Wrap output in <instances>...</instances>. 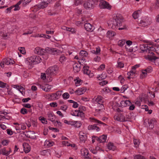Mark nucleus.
I'll use <instances>...</instances> for the list:
<instances>
[{
  "mask_svg": "<svg viewBox=\"0 0 159 159\" xmlns=\"http://www.w3.org/2000/svg\"><path fill=\"white\" fill-rule=\"evenodd\" d=\"M99 6L100 9L111 10L112 7V6L109 2L104 0L101 1L100 2Z\"/></svg>",
  "mask_w": 159,
  "mask_h": 159,
  "instance_id": "4",
  "label": "nucleus"
},
{
  "mask_svg": "<svg viewBox=\"0 0 159 159\" xmlns=\"http://www.w3.org/2000/svg\"><path fill=\"white\" fill-rule=\"evenodd\" d=\"M108 81L106 80H103L100 82V84L102 86L105 85L108 83Z\"/></svg>",
  "mask_w": 159,
  "mask_h": 159,
  "instance_id": "57",
  "label": "nucleus"
},
{
  "mask_svg": "<svg viewBox=\"0 0 159 159\" xmlns=\"http://www.w3.org/2000/svg\"><path fill=\"white\" fill-rule=\"evenodd\" d=\"M39 85L41 89L46 92H48L51 89V87L49 88V86L47 84H45L43 85H41V84H39Z\"/></svg>",
  "mask_w": 159,
  "mask_h": 159,
  "instance_id": "19",
  "label": "nucleus"
},
{
  "mask_svg": "<svg viewBox=\"0 0 159 159\" xmlns=\"http://www.w3.org/2000/svg\"><path fill=\"white\" fill-rule=\"evenodd\" d=\"M62 97L63 99H66L69 98L70 95L68 93L66 92L62 94Z\"/></svg>",
  "mask_w": 159,
  "mask_h": 159,
  "instance_id": "37",
  "label": "nucleus"
},
{
  "mask_svg": "<svg viewBox=\"0 0 159 159\" xmlns=\"http://www.w3.org/2000/svg\"><path fill=\"white\" fill-rule=\"evenodd\" d=\"M67 108L68 107L66 105L62 106L61 107V109L64 111H65L67 110Z\"/></svg>",
  "mask_w": 159,
  "mask_h": 159,
  "instance_id": "59",
  "label": "nucleus"
},
{
  "mask_svg": "<svg viewBox=\"0 0 159 159\" xmlns=\"http://www.w3.org/2000/svg\"><path fill=\"white\" fill-rule=\"evenodd\" d=\"M48 119L53 123L55 119V116L52 112H49L47 114Z\"/></svg>",
  "mask_w": 159,
  "mask_h": 159,
  "instance_id": "16",
  "label": "nucleus"
},
{
  "mask_svg": "<svg viewBox=\"0 0 159 159\" xmlns=\"http://www.w3.org/2000/svg\"><path fill=\"white\" fill-rule=\"evenodd\" d=\"M84 8L86 9H91L94 7L93 2L91 1H87L84 4Z\"/></svg>",
  "mask_w": 159,
  "mask_h": 159,
  "instance_id": "8",
  "label": "nucleus"
},
{
  "mask_svg": "<svg viewBox=\"0 0 159 159\" xmlns=\"http://www.w3.org/2000/svg\"><path fill=\"white\" fill-rule=\"evenodd\" d=\"M115 34V32L114 31H108L107 33V36L109 38L114 36Z\"/></svg>",
  "mask_w": 159,
  "mask_h": 159,
  "instance_id": "30",
  "label": "nucleus"
},
{
  "mask_svg": "<svg viewBox=\"0 0 159 159\" xmlns=\"http://www.w3.org/2000/svg\"><path fill=\"white\" fill-rule=\"evenodd\" d=\"M74 4L76 5L80 4L83 1V0H74Z\"/></svg>",
  "mask_w": 159,
  "mask_h": 159,
  "instance_id": "51",
  "label": "nucleus"
},
{
  "mask_svg": "<svg viewBox=\"0 0 159 159\" xmlns=\"http://www.w3.org/2000/svg\"><path fill=\"white\" fill-rule=\"evenodd\" d=\"M50 105L51 107H55L57 106V103L55 102L51 103Z\"/></svg>",
  "mask_w": 159,
  "mask_h": 159,
  "instance_id": "60",
  "label": "nucleus"
},
{
  "mask_svg": "<svg viewBox=\"0 0 159 159\" xmlns=\"http://www.w3.org/2000/svg\"><path fill=\"white\" fill-rule=\"evenodd\" d=\"M140 11H135L133 14L132 16L134 19L137 18L139 16V12Z\"/></svg>",
  "mask_w": 159,
  "mask_h": 159,
  "instance_id": "31",
  "label": "nucleus"
},
{
  "mask_svg": "<svg viewBox=\"0 0 159 159\" xmlns=\"http://www.w3.org/2000/svg\"><path fill=\"white\" fill-rule=\"evenodd\" d=\"M23 2V0H20L14 6V9L13 10H19L20 9V7L19 5Z\"/></svg>",
  "mask_w": 159,
  "mask_h": 159,
  "instance_id": "27",
  "label": "nucleus"
},
{
  "mask_svg": "<svg viewBox=\"0 0 159 159\" xmlns=\"http://www.w3.org/2000/svg\"><path fill=\"white\" fill-rule=\"evenodd\" d=\"M62 92V91H58L56 92L55 94H52L51 96H61V93Z\"/></svg>",
  "mask_w": 159,
  "mask_h": 159,
  "instance_id": "43",
  "label": "nucleus"
},
{
  "mask_svg": "<svg viewBox=\"0 0 159 159\" xmlns=\"http://www.w3.org/2000/svg\"><path fill=\"white\" fill-rule=\"evenodd\" d=\"M79 137L80 141L84 143L87 139V136L86 134L82 135L80 133L79 134Z\"/></svg>",
  "mask_w": 159,
  "mask_h": 159,
  "instance_id": "26",
  "label": "nucleus"
},
{
  "mask_svg": "<svg viewBox=\"0 0 159 159\" xmlns=\"http://www.w3.org/2000/svg\"><path fill=\"white\" fill-rule=\"evenodd\" d=\"M148 46L147 44H143L140 45V49L143 52H147Z\"/></svg>",
  "mask_w": 159,
  "mask_h": 159,
  "instance_id": "23",
  "label": "nucleus"
},
{
  "mask_svg": "<svg viewBox=\"0 0 159 159\" xmlns=\"http://www.w3.org/2000/svg\"><path fill=\"white\" fill-rule=\"evenodd\" d=\"M101 58L99 57L96 56L94 58V61H99L100 60Z\"/></svg>",
  "mask_w": 159,
  "mask_h": 159,
  "instance_id": "63",
  "label": "nucleus"
},
{
  "mask_svg": "<svg viewBox=\"0 0 159 159\" xmlns=\"http://www.w3.org/2000/svg\"><path fill=\"white\" fill-rule=\"evenodd\" d=\"M97 124H94L93 125H89L88 127V129L89 130H95L98 132L100 130V128L97 126Z\"/></svg>",
  "mask_w": 159,
  "mask_h": 159,
  "instance_id": "21",
  "label": "nucleus"
},
{
  "mask_svg": "<svg viewBox=\"0 0 159 159\" xmlns=\"http://www.w3.org/2000/svg\"><path fill=\"white\" fill-rule=\"evenodd\" d=\"M2 150H3V152H2V154L3 155L5 156H8L9 154V153L8 152V151H6V149L5 148L2 149Z\"/></svg>",
  "mask_w": 159,
  "mask_h": 159,
  "instance_id": "48",
  "label": "nucleus"
},
{
  "mask_svg": "<svg viewBox=\"0 0 159 159\" xmlns=\"http://www.w3.org/2000/svg\"><path fill=\"white\" fill-rule=\"evenodd\" d=\"M24 150L25 153H28L30 151V147L29 144L27 143H24L23 144Z\"/></svg>",
  "mask_w": 159,
  "mask_h": 159,
  "instance_id": "22",
  "label": "nucleus"
},
{
  "mask_svg": "<svg viewBox=\"0 0 159 159\" xmlns=\"http://www.w3.org/2000/svg\"><path fill=\"white\" fill-rule=\"evenodd\" d=\"M73 70L75 72H78L80 70V65L77 63H75L73 65Z\"/></svg>",
  "mask_w": 159,
  "mask_h": 159,
  "instance_id": "18",
  "label": "nucleus"
},
{
  "mask_svg": "<svg viewBox=\"0 0 159 159\" xmlns=\"http://www.w3.org/2000/svg\"><path fill=\"white\" fill-rule=\"evenodd\" d=\"M26 133L27 134H24V135L27 137L33 139H34L36 138V136L35 135V133L34 131L27 132Z\"/></svg>",
  "mask_w": 159,
  "mask_h": 159,
  "instance_id": "10",
  "label": "nucleus"
},
{
  "mask_svg": "<svg viewBox=\"0 0 159 159\" xmlns=\"http://www.w3.org/2000/svg\"><path fill=\"white\" fill-rule=\"evenodd\" d=\"M91 52L97 55L100 54V49L99 47L96 48V50H93L91 51Z\"/></svg>",
  "mask_w": 159,
  "mask_h": 159,
  "instance_id": "32",
  "label": "nucleus"
},
{
  "mask_svg": "<svg viewBox=\"0 0 159 159\" xmlns=\"http://www.w3.org/2000/svg\"><path fill=\"white\" fill-rule=\"evenodd\" d=\"M120 104L121 107H125L130 106L131 104V102L129 100H126L121 101Z\"/></svg>",
  "mask_w": 159,
  "mask_h": 159,
  "instance_id": "20",
  "label": "nucleus"
},
{
  "mask_svg": "<svg viewBox=\"0 0 159 159\" xmlns=\"http://www.w3.org/2000/svg\"><path fill=\"white\" fill-rule=\"evenodd\" d=\"M18 49L20 53L22 54H24L25 53V51L24 48V47H19L18 48Z\"/></svg>",
  "mask_w": 159,
  "mask_h": 159,
  "instance_id": "44",
  "label": "nucleus"
},
{
  "mask_svg": "<svg viewBox=\"0 0 159 159\" xmlns=\"http://www.w3.org/2000/svg\"><path fill=\"white\" fill-rule=\"evenodd\" d=\"M76 82H75V85L76 86H77L79 85H80L81 84H80V83H82V80H81L80 79L77 80Z\"/></svg>",
  "mask_w": 159,
  "mask_h": 159,
  "instance_id": "55",
  "label": "nucleus"
},
{
  "mask_svg": "<svg viewBox=\"0 0 159 159\" xmlns=\"http://www.w3.org/2000/svg\"><path fill=\"white\" fill-rule=\"evenodd\" d=\"M75 92L77 93L78 95H80L83 94V92H82V88H79L75 91Z\"/></svg>",
  "mask_w": 159,
  "mask_h": 159,
  "instance_id": "46",
  "label": "nucleus"
},
{
  "mask_svg": "<svg viewBox=\"0 0 159 159\" xmlns=\"http://www.w3.org/2000/svg\"><path fill=\"white\" fill-rule=\"evenodd\" d=\"M152 70V68L151 66L148 67L147 69L144 70V71L147 72V73H150Z\"/></svg>",
  "mask_w": 159,
  "mask_h": 159,
  "instance_id": "42",
  "label": "nucleus"
},
{
  "mask_svg": "<svg viewBox=\"0 0 159 159\" xmlns=\"http://www.w3.org/2000/svg\"><path fill=\"white\" fill-rule=\"evenodd\" d=\"M34 51L35 53L42 55L44 54L45 51L48 53L54 55H59L61 53V52L59 50L55 48H47L44 50L37 47L35 48Z\"/></svg>",
  "mask_w": 159,
  "mask_h": 159,
  "instance_id": "2",
  "label": "nucleus"
},
{
  "mask_svg": "<svg viewBox=\"0 0 159 159\" xmlns=\"http://www.w3.org/2000/svg\"><path fill=\"white\" fill-rule=\"evenodd\" d=\"M79 105L77 102H75L73 105L72 107L74 108H76L78 107Z\"/></svg>",
  "mask_w": 159,
  "mask_h": 159,
  "instance_id": "64",
  "label": "nucleus"
},
{
  "mask_svg": "<svg viewBox=\"0 0 159 159\" xmlns=\"http://www.w3.org/2000/svg\"><path fill=\"white\" fill-rule=\"evenodd\" d=\"M3 62L7 65L14 64L15 62L9 58H5L3 60Z\"/></svg>",
  "mask_w": 159,
  "mask_h": 159,
  "instance_id": "14",
  "label": "nucleus"
},
{
  "mask_svg": "<svg viewBox=\"0 0 159 159\" xmlns=\"http://www.w3.org/2000/svg\"><path fill=\"white\" fill-rule=\"evenodd\" d=\"M84 27L85 29L88 31H92L94 29L93 26L89 23H86L84 25Z\"/></svg>",
  "mask_w": 159,
  "mask_h": 159,
  "instance_id": "12",
  "label": "nucleus"
},
{
  "mask_svg": "<svg viewBox=\"0 0 159 159\" xmlns=\"http://www.w3.org/2000/svg\"><path fill=\"white\" fill-rule=\"evenodd\" d=\"M81 125V123L80 121H75L74 126L76 128H80Z\"/></svg>",
  "mask_w": 159,
  "mask_h": 159,
  "instance_id": "38",
  "label": "nucleus"
},
{
  "mask_svg": "<svg viewBox=\"0 0 159 159\" xmlns=\"http://www.w3.org/2000/svg\"><path fill=\"white\" fill-rule=\"evenodd\" d=\"M126 112L124 111L122 113H119L118 116H115L114 118L115 120L121 122L125 121Z\"/></svg>",
  "mask_w": 159,
  "mask_h": 159,
  "instance_id": "6",
  "label": "nucleus"
},
{
  "mask_svg": "<svg viewBox=\"0 0 159 159\" xmlns=\"http://www.w3.org/2000/svg\"><path fill=\"white\" fill-rule=\"evenodd\" d=\"M86 110V108L82 106H80L79 107V110H76L75 111V112H77L78 111H84Z\"/></svg>",
  "mask_w": 159,
  "mask_h": 159,
  "instance_id": "35",
  "label": "nucleus"
},
{
  "mask_svg": "<svg viewBox=\"0 0 159 159\" xmlns=\"http://www.w3.org/2000/svg\"><path fill=\"white\" fill-rule=\"evenodd\" d=\"M134 143L136 147H137L139 146L140 143L139 140L135 139L134 140Z\"/></svg>",
  "mask_w": 159,
  "mask_h": 159,
  "instance_id": "49",
  "label": "nucleus"
},
{
  "mask_svg": "<svg viewBox=\"0 0 159 159\" xmlns=\"http://www.w3.org/2000/svg\"><path fill=\"white\" fill-rule=\"evenodd\" d=\"M54 7L55 9H60V4L59 2H57L56 3Z\"/></svg>",
  "mask_w": 159,
  "mask_h": 159,
  "instance_id": "56",
  "label": "nucleus"
},
{
  "mask_svg": "<svg viewBox=\"0 0 159 159\" xmlns=\"http://www.w3.org/2000/svg\"><path fill=\"white\" fill-rule=\"evenodd\" d=\"M31 0H24L23 3V6H25L27 4H28L30 2Z\"/></svg>",
  "mask_w": 159,
  "mask_h": 159,
  "instance_id": "52",
  "label": "nucleus"
},
{
  "mask_svg": "<svg viewBox=\"0 0 159 159\" xmlns=\"http://www.w3.org/2000/svg\"><path fill=\"white\" fill-rule=\"evenodd\" d=\"M148 21H144L143 20H141L140 22V25L145 27L146 26L150 25L151 23V20L150 19H148Z\"/></svg>",
  "mask_w": 159,
  "mask_h": 159,
  "instance_id": "13",
  "label": "nucleus"
},
{
  "mask_svg": "<svg viewBox=\"0 0 159 159\" xmlns=\"http://www.w3.org/2000/svg\"><path fill=\"white\" fill-rule=\"evenodd\" d=\"M90 121L92 122H93L95 123H97L98 124H102L103 125V126H105L106 124L102 122L101 121H100L97 120V119H95V118H90Z\"/></svg>",
  "mask_w": 159,
  "mask_h": 159,
  "instance_id": "25",
  "label": "nucleus"
},
{
  "mask_svg": "<svg viewBox=\"0 0 159 159\" xmlns=\"http://www.w3.org/2000/svg\"><path fill=\"white\" fill-rule=\"evenodd\" d=\"M80 55L83 57H87L88 55V52H87L83 50L81 51L80 52Z\"/></svg>",
  "mask_w": 159,
  "mask_h": 159,
  "instance_id": "33",
  "label": "nucleus"
},
{
  "mask_svg": "<svg viewBox=\"0 0 159 159\" xmlns=\"http://www.w3.org/2000/svg\"><path fill=\"white\" fill-rule=\"evenodd\" d=\"M147 52H148V53L152 54L153 55L154 54L152 51L150 50V49L148 50V51ZM148 58L149 60L152 61L155 60L156 59H158V57H157L156 56L153 55L152 56L151 55H148Z\"/></svg>",
  "mask_w": 159,
  "mask_h": 159,
  "instance_id": "11",
  "label": "nucleus"
},
{
  "mask_svg": "<svg viewBox=\"0 0 159 159\" xmlns=\"http://www.w3.org/2000/svg\"><path fill=\"white\" fill-rule=\"evenodd\" d=\"M53 123L54 124L55 126H61V123L58 120H56V121H54Z\"/></svg>",
  "mask_w": 159,
  "mask_h": 159,
  "instance_id": "41",
  "label": "nucleus"
},
{
  "mask_svg": "<svg viewBox=\"0 0 159 159\" xmlns=\"http://www.w3.org/2000/svg\"><path fill=\"white\" fill-rule=\"evenodd\" d=\"M48 128L49 129L52 130L53 131H54L56 132H59V130L56 128H52L50 126H49Z\"/></svg>",
  "mask_w": 159,
  "mask_h": 159,
  "instance_id": "54",
  "label": "nucleus"
},
{
  "mask_svg": "<svg viewBox=\"0 0 159 159\" xmlns=\"http://www.w3.org/2000/svg\"><path fill=\"white\" fill-rule=\"evenodd\" d=\"M77 114H75L72 112L70 113L71 115L73 116H80L81 118L84 117V112L82 111H78L77 112Z\"/></svg>",
  "mask_w": 159,
  "mask_h": 159,
  "instance_id": "24",
  "label": "nucleus"
},
{
  "mask_svg": "<svg viewBox=\"0 0 159 159\" xmlns=\"http://www.w3.org/2000/svg\"><path fill=\"white\" fill-rule=\"evenodd\" d=\"M42 2L41 4L35 6V9H44L46 7L49 3L50 2L51 0H42Z\"/></svg>",
  "mask_w": 159,
  "mask_h": 159,
  "instance_id": "7",
  "label": "nucleus"
},
{
  "mask_svg": "<svg viewBox=\"0 0 159 159\" xmlns=\"http://www.w3.org/2000/svg\"><path fill=\"white\" fill-rule=\"evenodd\" d=\"M7 131L8 134L11 135L13 134V132L11 129H7Z\"/></svg>",
  "mask_w": 159,
  "mask_h": 159,
  "instance_id": "58",
  "label": "nucleus"
},
{
  "mask_svg": "<svg viewBox=\"0 0 159 159\" xmlns=\"http://www.w3.org/2000/svg\"><path fill=\"white\" fill-rule=\"evenodd\" d=\"M107 138V135H102L99 137V143H104L106 142Z\"/></svg>",
  "mask_w": 159,
  "mask_h": 159,
  "instance_id": "28",
  "label": "nucleus"
},
{
  "mask_svg": "<svg viewBox=\"0 0 159 159\" xmlns=\"http://www.w3.org/2000/svg\"><path fill=\"white\" fill-rule=\"evenodd\" d=\"M102 97L101 96H98V97L96 98L95 100H94V98L93 99V100H95V102H97L102 103Z\"/></svg>",
  "mask_w": 159,
  "mask_h": 159,
  "instance_id": "34",
  "label": "nucleus"
},
{
  "mask_svg": "<svg viewBox=\"0 0 159 159\" xmlns=\"http://www.w3.org/2000/svg\"><path fill=\"white\" fill-rule=\"evenodd\" d=\"M125 116V121H130V120L134 118L135 117L133 115L132 113H127L126 112Z\"/></svg>",
  "mask_w": 159,
  "mask_h": 159,
  "instance_id": "17",
  "label": "nucleus"
},
{
  "mask_svg": "<svg viewBox=\"0 0 159 159\" xmlns=\"http://www.w3.org/2000/svg\"><path fill=\"white\" fill-rule=\"evenodd\" d=\"M58 67L57 66H54L49 67L46 71L47 75L49 76L56 75L58 71Z\"/></svg>",
  "mask_w": 159,
  "mask_h": 159,
  "instance_id": "3",
  "label": "nucleus"
},
{
  "mask_svg": "<svg viewBox=\"0 0 159 159\" xmlns=\"http://www.w3.org/2000/svg\"><path fill=\"white\" fill-rule=\"evenodd\" d=\"M134 159H146L143 156L140 155H136L135 156Z\"/></svg>",
  "mask_w": 159,
  "mask_h": 159,
  "instance_id": "40",
  "label": "nucleus"
},
{
  "mask_svg": "<svg viewBox=\"0 0 159 159\" xmlns=\"http://www.w3.org/2000/svg\"><path fill=\"white\" fill-rule=\"evenodd\" d=\"M107 147L110 150H114L116 148V147L111 142L109 143L108 144Z\"/></svg>",
  "mask_w": 159,
  "mask_h": 159,
  "instance_id": "29",
  "label": "nucleus"
},
{
  "mask_svg": "<svg viewBox=\"0 0 159 159\" xmlns=\"http://www.w3.org/2000/svg\"><path fill=\"white\" fill-rule=\"evenodd\" d=\"M89 152L88 151L87 149H85L84 150V155L85 156V157L86 158H87L89 157V156H88Z\"/></svg>",
  "mask_w": 159,
  "mask_h": 159,
  "instance_id": "45",
  "label": "nucleus"
},
{
  "mask_svg": "<svg viewBox=\"0 0 159 159\" xmlns=\"http://www.w3.org/2000/svg\"><path fill=\"white\" fill-rule=\"evenodd\" d=\"M118 66L120 68H123L124 66L123 63L121 61H118Z\"/></svg>",
  "mask_w": 159,
  "mask_h": 159,
  "instance_id": "50",
  "label": "nucleus"
},
{
  "mask_svg": "<svg viewBox=\"0 0 159 159\" xmlns=\"http://www.w3.org/2000/svg\"><path fill=\"white\" fill-rule=\"evenodd\" d=\"M125 40H120L118 42V44L119 46L122 47L125 44Z\"/></svg>",
  "mask_w": 159,
  "mask_h": 159,
  "instance_id": "39",
  "label": "nucleus"
},
{
  "mask_svg": "<svg viewBox=\"0 0 159 159\" xmlns=\"http://www.w3.org/2000/svg\"><path fill=\"white\" fill-rule=\"evenodd\" d=\"M66 60V57H65V56L62 55L60 57L59 61L61 63H62L64 61H65Z\"/></svg>",
  "mask_w": 159,
  "mask_h": 159,
  "instance_id": "36",
  "label": "nucleus"
},
{
  "mask_svg": "<svg viewBox=\"0 0 159 159\" xmlns=\"http://www.w3.org/2000/svg\"><path fill=\"white\" fill-rule=\"evenodd\" d=\"M31 98H23L22 100V101L23 102H28L29 100H30Z\"/></svg>",
  "mask_w": 159,
  "mask_h": 159,
  "instance_id": "61",
  "label": "nucleus"
},
{
  "mask_svg": "<svg viewBox=\"0 0 159 159\" xmlns=\"http://www.w3.org/2000/svg\"><path fill=\"white\" fill-rule=\"evenodd\" d=\"M20 113L23 114H26L28 112L27 110L24 108H22L20 110Z\"/></svg>",
  "mask_w": 159,
  "mask_h": 159,
  "instance_id": "47",
  "label": "nucleus"
},
{
  "mask_svg": "<svg viewBox=\"0 0 159 159\" xmlns=\"http://www.w3.org/2000/svg\"><path fill=\"white\" fill-rule=\"evenodd\" d=\"M89 67L88 66H84V74L88 75L89 77H92L94 76V75L89 70Z\"/></svg>",
  "mask_w": 159,
  "mask_h": 159,
  "instance_id": "9",
  "label": "nucleus"
},
{
  "mask_svg": "<svg viewBox=\"0 0 159 159\" xmlns=\"http://www.w3.org/2000/svg\"><path fill=\"white\" fill-rule=\"evenodd\" d=\"M124 19L122 15L120 14H114L113 15V20L108 21L107 24L110 28L116 29L119 27L122 26L118 28L119 30L126 29L125 25L124 24Z\"/></svg>",
  "mask_w": 159,
  "mask_h": 159,
  "instance_id": "1",
  "label": "nucleus"
},
{
  "mask_svg": "<svg viewBox=\"0 0 159 159\" xmlns=\"http://www.w3.org/2000/svg\"><path fill=\"white\" fill-rule=\"evenodd\" d=\"M7 84L0 81V87L4 88L6 87Z\"/></svg>",
  "mask_w": 159,
  "mask_h": 159,
  "instance_id": "53",
  "label": "nucleus"
},
{
  "mask_svg": "<svg viewBox=\"0 0 159 159\" xmlns=\"http://www.w3.org/2000/svg\"><path fill=\"white\" fill-rule=\"evenodd\" d=\"M155 120V119H152L148 120V122L149 125L148 128L150 129H152L154 127V124Z\"/></svg>",
  "mask_w": 159,
  "mask_h": 159,
  "instance_id": "15",
  "label": "nucleus"
},
{
  "mask_svg": "<svg viewBox=\"0 0 159 159\" xmlns=\"http://www.w3.org/2000/svg\"><path fill=\"white\" fill-rule=\"evenodd\" d=\"M29 60V62H31L32 64H36L41 62V59L39 56L34 55L30 57Z\"/></svg>",
  "mask_w": 159,
  "mask_h": 159,
  "instance_id": "5",
  "label": "nucleus"
},
{
  "mask_svg": "<svg viewBox=\"0 0 159 159\" xmlns=\"http://www.w3.org/2000/svg\"><path fill=\"white\" fill-rule=\"evenodd\" d=\"M21 129L22 130H25L26 128V126L23 123H21L20 124Z\"/></svg>",
  "mask_w": 159,
  "mask_h": 159,
  "instance_id": "62",
  "label": "nucleus"
}]
</instances>
